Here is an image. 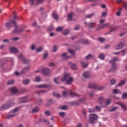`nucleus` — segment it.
Instances as JSON below:
<instances>
[{
    "label": "nucleus",
    "mask_w": 127,
    "mask_h": 127,
    "mask_svg": "<svg viewBox=\"0 0 127 127\" xmlns=\"http://www.w3.org/2000/svg\"><path fill=\"white\" fill-rule=\"evenodd\" d=\"M88 87L91 89H98L99 90H102L104 89L103 87H97V85L94 83H89L88 85Z\"/></svg>",
    "instance_id": "nucleus-5"
},
{
    "label": "nucleus",
    "mask_w": 127,
    "mask_h": 127,
    "mask_svg": "<svg viewBox=\"0 0 127 127\" xmlns=\"http://www.w3.org/2000/svg\"><path fill=\"white\" fill-rule=\"evenodd\" d=\"M98 40L101 42H104L106 41V39L104 38H98Z\"/></svg>",
    "instance_id": "nucleus-49"
},
{
    "label": "nucleus",
    "mask_w": 127,
    "mask_h": 127,
    "mask_svg": "<svg viewBox=\"0 0 127 127\" xmlns=\"http://www.w3.org/2000/svg\"><path fill=\"white\" fill-rule=\"evenodd\" d=\"M124 8L127 10V3L126 2V3H124Z\"/></svg>",
    "instance_id": "nucleus-64"
},
{
    "label": "nucleus",
    "mask_w": 127,
    "mask_h": 127,
    "mask_svg": "<svg viewBox=\"0 0 127 127\" xmlns=\"http://www.w3.org/2000/svg\"><path fill=\"white\" fill-rule=\"evenodd\" d=\"M30 66L25 67L24 68V69L22 70L21 72L22 73H25L28 70H29L30 69Z\"/></svg>",
    "instance_id": "nucleus-28"
},
{
    "label": "nucleus",
    "mask_w": 127,
    "mask_h": 127,
    "mask_svg": "<svg viewBox=\"0 0 127 127\" xmlns=\"http://www.w3.org/2000/svg\"><path fill=\"white\" fill-rule=\"evenodd\" d=\"M72 14H69L68 15V19L69 21H71L72 20Z\"/></svg>",
    "instance_id": "nucleus-52"
},
{
    "label": "nucleus",
    "mask_w": 127,
    "mask_h": 127,
    "mask_svg": "<svg viewBox=\"0 0 127 127\" xmlns=\"http://www.w3.org/2000/svg\"><path fill=\"white\" fill-rule=\"evenodd\" d=\"M53 95H54V96H55L56 97H58L59 98H60V97H61V95L57 93H54Z\"/></svg>",
    "instance_id": "nucleus-46"
},
{
    "label": "nucleus",
    "mask_w": 127,
    "mask_h": 127,
    "mask_svg": "<svg viewBox=\"0 0 127 127\" xmlns=\"http://www.w3.org/2000/svg\"><path fill=\"white\" fill-rule=\"evenodd\" d=\"M78 43L82 44H88L89 42L88 41H87V40H85V39H80V40H78Z\"/></svg>",
    "instance_id": "nucleus-17"
},
{
    "label": "nucleus",
    "mask_w": 127,
    "mask_h": 127,
    "mask_svg": "<svg viewBox=\"0 0 127 127\" xmlns=\"http://www.w3.org/2000/svg\"><path fill=\"white\" fill-rule=\"evenodd\" d=\"M69 33V30L68 29H66L65 30L64 32H63V34L64 35H67Z\"/></svg>",
    "instance_id": "nucleus-42"
},
{
    "label": "nucleus",
    "mask_w": 127,
    "mask_h": 127,
    "mask_svg": "<svg viewBox=\"0 0 127 127\" xmlns=\"http://www.w3.org/2000/svg\"><path fill=\"white\" fill-rule=\"evenodd\" d=\"M103 25H104V28H106V27L109 28V27H110V23H105Z\"/></svg>",
    "instance_id": "nucleus-56"
},
{
    "label": "nucleus",
    "mask_w": 127,
    "mask_h": 127,
    "mask_svg": "<svg viewBox=\"0 0 127 127\" xmlns=\"http://www.w3.org/2000/svg\"><path fill=\"white\" fill-rule=\"evenodd\" d=\"M63 30V28L62 27L60 26L57 28V32H61Z\"/></svg>",
    "instance_id": "nucleus-47"
},
{
    "label": "nucleus",
    "mask_w": 127,
    "mask_h": 127,
    "mask_svg": "<svg viewBox=\"0 0 127 127\" xmlns=\"http://www.w3.org/2000/svg\"><path fill=\"white\" fill-rule=\"evenodd\" d=\"M111 102H112V100L111 99H106L105 101L106 105H109L111 104Z\"/></svg>",
    "instance_id": "nucleus-32"
},
{
    "label": "nucleus",
    "mask_w": 127,
    "mask_h": 127,
    "mask_svg": "<svg viewBox=\"0 0 127 127\" xmlns=\"http://www.w3.org/2000/svg\"><path fill=\"white\" fill-rule=\"evenodd\" d=\"M43 2V0H38L36 4V5H38V4H41V3H42Z\"/></svg>",
    "instance_id": "nucleus-45"
},
{
    "label": "nucleus",
    "mask_w": 127,
    "mask_h": 127,
    "mask_svg": "<svg viewBox=\"0 0 127 127\" xmlns=\"http://www.w3.org/2000/svg\"><path fill=\"white\" fill-rule=\"evenodd\" d=\"M111 84L112 85L115 84L116 80L115 79H112L110 81Z\"/></svg>",
    "instance_id": "nucleus-51"
},
{
    "label": "nucleus",
    "mask_w": 127,
    "mask_h": 127,
    "mask_svg": "<svg viewBox=\"0 0 127 127\" xmlns=\"http://www.w3.org/2000/svg\"><path fill=\"white\" fill-rule=\"evenodd\" d=\"M59 80H60V77L55 78L54 79V81L57 84H59V83L58 82Z\"/></svg>",
    "instance_id": "nucleus-48"
},
{
    "label": "nucleus",
    "mask_w": 127,
    "mask_h": 127,
    "mask_svg": "<svg viewBox=\"0 0 127 127\" xmlns=\"http://www.w3.org/2000/svg\"><path fill=\"white\" fill-rule=\"evenodd\" d=\"M11 22L13 24L15 28V29L13 31V33L23 32L24 31V28H20L18 27L16 22L14 21V20H12Z\"/></svg>",
    "instance_id": "nucleus-4"
},
{
    "label": "nucleus",
    "mask_w": 127,
    "mask_h": 127,
    "mask_svg": "<svg viewBox=\"0 0 127 127\" xmlns=\"http://www.w3.org/2000/svg\"><path fill=\"white\" fill-rule=\"evenodd\" d=\"M126 50H123V51H122L121 52H120L122 53V56H125L126 54Z\"/></svg>",
    "instance_id": "nucleus-61"
},
{
    "label": "nucleus",
    "mask_w": 127,
    "mask_h": 127,
    "mask_svg": "<svg viewBox=\"0 0 127 127\" xmlns=\"http://www.w3.org/2000/svg\"><path fill=\"white\" fill-rule=\"evenodd\" d=\"M45 114L47 116H50V112L49 110H46L45 112Z\"/></svg>",
    "instance_id": "nucleus-55"
},
{
    "label": "nucleus",
    "mask_w": 127,
    "mask_h": 127,
    "mask_svg": "<svg viewBox=\"0 0 127 127\" xmlns=\"http://www.w3.org/2000/svg\"><path fill=\"white\" fill-rule=\"evenodd\" d=\"M126 83V80H122L121 82H120L118 85V86H122L125 84Z\"/></svg>",
    "instance_id": "nucleus-24"
},
{
    "label": "nucleus",
    "mask_w": 127,
    "mask_h": 127,
    "mask_svg": "<svg viewBox=\"0 0 127 127\" xmlns=\"http://www.w3.org/2000/svg\"><path fill=\"white\" fill-rule=\"evenodd\" d=\"M53 18L55 19V20H58V18H59V16H58V15L56 13H53Z\"/></svg>",
    "instance_id": "nucleus-34"
},
{
    "label": "nucleus",
    "mask_w": 127,
    "mask_h": 127,
    "mask_svg": "<svg viewBox=\"0 0 127 127\" xmlns=\"http://www.w3.org/2000/svg\"><path fill=\"white\" fill-rule=\"evenodd\" d=\"M104 28H105L104 24L103 25L99 24L98 25V27L96 28V31L102 30V29H103Z\"/></svg>",
    "instance_id": "nucleus-22"
},
{
    "label": "nucleus",
    "mask_w": 127,
    "mask_h": 127,
    "mask_svg": "<svg viewBox=\"0 0 127 127\" xmlns=\"http://www.w3.org/2000/svg\"><path fill=\"white\" fill-rule=\"evenodd\" d=\"M70 90L64 91L63 92V95L64 97H67L69 95V92Z\"/></svg>",
    "instance_id": "nucleus-26"
},
{
    "label": "nucleus",
    "mask_w": 127,
    "mask_h": 127,
    "mask_svg": "<svg viewBox=\"0 0 127 127\" xmlns=\"http://www.w3.org/2000/svg\"><path fill=\"white\" fill-rule=\"evenodd\" d=\"M93 16H94V13L89 14L86 15V18H91Z\"/></svg>",
    "instance_id": "nucleus-37"
},
{
    "label": "nucleus",
    "mask_w": 127,
    "mask_h": 127,
    "mask_svg": "<svg viewBox=\"0 0 127 127\" xmlns=\"http://www.w3.org/2000/svg\"><path fill=\"white\" fill-rule=\"evenodd\" d=\"M122 97L123 99H126L127 98V93H124Z\"/></svg>",
    "instance_id": "nucleus-50"
},
{
    "label": "nucleus",
    "mask_w": 127,
    "mask_h": 127,
    "mask_svg": "<svg viewBox=\"0 0 127 127\" xmlns=\"http://www.w3.org/2000/svg\"><path fill=\"white\" fill-rule=\"evenodd\" d=\"M94 109L95 110H96L97 111H100L101 110V108L99 106H96L95 108H94Z\"/></svg>",
    "instance_id": "nucleus-38"
},
{
    "label": "nucleus",
    "mask_w": 127,
    "mask_h": 127,
    "mask_svg": "<svg viewBox=\"0 0 127 127\" xmlns=\"http://www.w3.org/2000/svg\"><path fill=\"white\" fill-rule=\"evenodd\" d=\"M67 108V106L66 105L63 106L61 107V109L64 110H66Z\"/></svg>",
    "instance_id": "nucleus-63"
},
{
    "label": "nucleus",
    "mask_w": 127,
    "mask_h": 127,
    "mask_svg": "<svg viewBox=\"0 0 127 127\" xmlns=\"http://www.w3.org/2000/svg\"><path fill=\"white\" fill-rule=\"evenodd\" d=\"M105 22V19H102L100 20V24H102Z\"/></svg>",
    "instance_id": "nucleus-60"
},
{
    "label": "nucleus",
    "mask_w": 127,
    "mask_h": 127,
    "mask_svg": "<svg viewBox=\"0 0 127 127\" xmlns=\"http://www.w3.org/2000/svg\"><path fill=\"white\" fill-rule=\"evenodd\" d=\"M58 46H54V47H53V49H54V50H53V52H56L58 50Z\"/></svg>",
    "instance_id": "nucleus-58"
},
{
    "label": "nucleus",
    "mask_w": 127,
    "mask_h": 127,
    "mask_svg": "<svg viewBox=\"0 0 127 127\" xmlns=\"http://www.w3.org/2000/svg\"><path fill=\"white\" fill-rule=\"evenodd\" d=\"M84 25L85 27H88L90 29H94L96 26V22H90V23H87L86 22H84Z\"/></svg>",
    "instance_id": "nucleus-7"
},
{
    "label": "nucleus",
    "mask_w": 127,
    "mask_h": 127,
    "mask_svg": "<svg viewBox=\"0 0 127 127\" xmlns=\"http://www.w3.org/2000/svg\"><path fill=\"white\" fill-rule=\"evenodd\" d=\"M59 115L61 117H63L65 116V113L64 112H60Z\"/></svg>",
    "instance_id": "nucleus-59"
},
{
    "label": "nucleus",
    "mask_w": 127,
    "mask_h": 127,
    "mask_svg": "<svg viewBox=\"0 0 127 127\" xmlns=\"http://www.w3.org/2000/svg\"><path fill=\"white\" fill-rule=\"evenodd\" d=\"M15 83V81L13 79L9 80L7 81V84L8 85H13Z\"/></svg>",
    "instance_id": "nucleus-25"
},
{
    "label": "nucleus",
    "mask_w": 127,
    "mask_h": 127,
    "mask_svg": "<svg viewBox=\"0 0 127 127\" xmlns=\"http://www.w3.org/2000/svg\"><path fill=\"white\" fill-rule=\"evenodd\" d=\"M41 71L42 73L43 74H44V75H48L51 72L50 69H49L48 68H44L42 69Z\"/></svg>",
    "instance_id": "nucleus-12"
},
{
    "label": "nucleus",
    "mask_w": 127,
    "mask_h": 127,
    "mask_svg": "<svg viewBox=\"0 0 127 127\" xmlns=\"http://www.w3.org/2000/svg\"><path fill=\"white\" fill-rule=\"evenodd\" d=\"M119 59L117 57H115L113 59V60H110L109 62L110 63H111V64H116L115 62L117 61Z\"/></svg>",
    "instance_id": "nucleus-21"
},
{
    "label": "nucleus",
    "mask_w": 127,
    "mask_h": 127,
    "mask_svg": "<svg viewBox=\"0 0 127 127\" xmlns=\"http://www.w3.org/2000/svg\"><path fill=\"white\" fill-rule=\"evenodd\" d=\"M111 69L108 70V72H111L112 71H116L117 69L116 64H112Z\"/></svg>",
    "instance_id": "nucleus-16"
},
{
    "label": "nucleus",
    "mask_w": 127,
    "mask_h": 127,
    "mask_svg": "<svg viewBox=\"0 0 127 127\" xmlns=\"http://www.w3.org/2000/svg\"><path fill=\"white\" fill-rule=\"evenodd\" d=\"M62 57L64 59L66 60L68 59V58H70L69 57H68L67 56L66 53H64L62 55Z\"/></svg>",
    "instance_id": "nucleus-31"
},
{
    "label": "nucleus",
    "mask_w": 127,
    "mask_h": 127,
    "mask_svg": "<svg viewBox=\"0 0 127 127\" xmlns=\"http://www.w3.org/2000/svg\"><path fill=\"white\" fill-rule=\"evenodd\" d=\"M14 99L7 101L6 104L1 106L0 107V110L3 111L14 106L15 105V103L14 102Z\"/></svg>",
    "instance_id": "nucleus-1"
},
{
    "label": "nucleus",
    "mask_w": 127,
    "mask_h": 127,
    "mask_svg": "<svg viewBox=\"0 0 127 127\" xmlns=\"http://www.w3.org/2000/svg\"><path fill=\"white\" fill-rule=\"evenodd\" d=\"M125 45V43H123V42H121L117 46H115V49L117 50L122 49Z\"/></svg>",
    "instance_id": "nucleus-10"
},
{
    "label": "nucleus",
    "mask_w": 127,
    "mask_h": 127,
    "mask_svg": "<svg viewBox=\"0 0 127 127\" xmlns=\"http://www.w3.org/2000/svg\"><path fill=\"white\" fill-rule=\"evenodd\" d=\"M119 105H120L123 109H125L124 111H126V105H125V104H123L121 103V104H119Z\"/></svg>",
    "instance_id": "nucleus-53"
},
{
    "label": "nucleus",
    "mask_w": 127,
    "mask_h": 127,
    "mask_svg": "<svg viewBox=\"0 0 127 127\" xmlns=\"http://www.w3.org/2000/svg\"><path fill=\"white\" fill-rule=\"evenodd\" d=\"M23 83L24 85H28L30 83V80L29 79L24 80Z\"/></svg>",
    "instance_id": "nucleus-33"
},
{
    "label": "nucleus",
    "mask_w": 127,
    "mask_h": 127,
    "mask_svg": "<svg viewBox=\"0 0 127 127\" xmlns=\"http://www.w3.org/2000/svg\"><path fill=\"white\" fill-rule=\"evenodd\" d=\"M43 103L42 100L40 98H38L37 100V104L38 105H41Z\"/></svg>",
    "instance_id": "nucleus-36"
},
{
    "label": "nucleus",
    "mask_w": 127,
    "mask_h": 127,
    "mask_svg": "<svg viewBox=\"0 0 127 127\" xmlns=\"http://www.w3.org/2000/svg\"><path fill=\"white\" fill-rule=\"evenodd\" d=\"M68 52H69V54L73 55V56H75V52L73 50L69 49L68 50Z\"/></svg>",
    "instance_id": "nucleus-40"
},
{
    "label": "nucleus",
    "mask_w": 127,
    "mask_h": 127,
    "mask_svg": "<svg viewBox=\"0 0 127 127\" xmlns=\"http://www.w3.org/2000/svg\"><path fill=\"white\" fill-rule=\"evenodd\" d=\"M118 26L111 27L110 32L116 31L118 29Z\"/></svg>",
    "instance_id": "nucleus-35"
},
{
    "label": "nucleus",
    "mask_w": 127,
    "mask_h": 127,
    "mask_svg": "<svg viewBox=\"0 0 127 127\" xmlns=\"http://www.w3.org/2000/svg\"><path fill=\"white\" fill-rule=\"evenodd\" d=\"M43 122L45 123H47L48 125H50V122L48 121V120H47V119H44L43 120Z\"/></svg>",
    "instance_id": "nucleus-62"
},
{
    "label": "nucleus",
    "mask_w": 127,
    "mask_h": 127,
    "mask_svg": "<svg viewBox=\"0 0 127 127\" xmlns=\"http://www.w3.org/2000/svg\"><path fill=\"white\" fill-rule=\"evenodd\" d=\"M40 110V108L39 107H35L34 108L32 109V111H31V113L32 114H35L38 113Z\"/></svg>",
    "instance_id": "nucleus-13"
},
{
    "label": "nucleus",
    "mask_w": 127,
    "mask_h": 127,
    "mask_svg": "<svg viewBox=\"0 0 127 127\" xmlns=\"http://www.w3.org/2000/svg\"><path fill=\"white\" fill-rule=\"evenodd\" d=\"M80 63H81V66L83 68L86 67L88 65V63H85V62L83 61H81L80 62Z\"/></svg>",
    "instance_id": "nucleus-20"
},
{
    "label": "nucleus",
    "mask_w": 127,
    "mask_h": 127,
    "mask_svg": "<svg viewBox=\"0 0 127 127\" xmlns=\"http://www.w3.org/2000/svg\"><path fill=\"white\" fill-rule=\"evenodd\" d=\"M94 58V56L92 55H89L87 56V57L85 58L86 60L88 61L90 59H93Z\"/></svg>",
    "instance_id": "nucleus-23"
},
{
    "label": "nucleus",
    "mask_w": 127,
    "mask_h": 127,
    "mask_svg": "<svg viewBox=\"0 0 127 127\" xmlns=\"http://www.w3.org/2000/svg\"><path fill=\"white\" fill-rule=\"evenodd\" d=\"M10 90L12 94H17L18 92V90L15 87L10 88Z\"/></svg>",
    "instance_id": "nucleus-14"
},
{
    "label": "nucleus",
    "mask_w": 127,
    "mask_h": 127,
    "mask_svg": "<svg viewBox=\"0 0 127 127\" xmlns=\"http://www.w3.org/2000/svg\"><path fill=\"white\" fill-rule=\"evenodd\" d=\"M118 108V107H114L113 108L110 110V111L111 112H114V111H116Z\"/></svg>",
    "instance_id": "nucleus-39"
},
{
    "label": "nucleus",
    "mask_w": 127,
    "mask_h": 127,
    "mask_svg": "<svg viewBox=\"0 0 127 127\" xmlns=\"http://www.w3.org/2000/svg\"><path fill=\"white\" fill-rule=\"evenodd\" d=\"M83 77L86 79H91L92 78V75L90 72L85 71L82 74Z\"/></svg>",
    "instance_id": "nucleus-8"
},
{
    "label": "nucleus",
    "mask_w": 127,
    "mask_h": 127,
    "mask_svg": "<svg viewBox=\"0 0 127 127\" xmlns=\"http://www.w3.org/2000/svg\"><path fill=\"white\" fill-rule=\"evenodd\" d=\"M18 59L21 61L24 64H27L30 62L29 60H26L22 54L19 55Z\"/></svg>",
    "instance_id": "nucleus-9"
},
{
    "label": "nucleus",
    "mask_w": 127,
    "mask_h": 127,
    "mask_svg": "<svg viewBox=\"0 0 127 127\" xmlns=\"http://www.w3.org/2000/svg\"><path fill=\"white\" fill-rule=\"evenodd\" d=\"M35 81V82H40V81H41V77L40 76L36 77Z\"/></svg>",
    "instance_id": "nucleus-41"
},
{
    "label": "nucleus",
    "mask_w": 127,
    "mask_h": 127,
    "mask_svg": "<svg viewBox=\"0 0 127 127\" xmlns=\"http://www.w3.org/2000/svg\"><path fill=\"white\" fill-rule=\"evenodd\" d=\"M43 50V48L40 47H39L37 50H36V52H40L42 51Z\"/></svg>",
    "instance_id": "nucleus-57"
},
{
    "label": "nucleus",
    "mask_w": 127,
    "mask_h": 127,
    "mask_svg": "<svg viewBox=\"0 0 127 127\" xmlns=\"http://www.w3.org/2000/svg\"><path fill=\"white\" fill-rule=\"evenodd\" d=\"M105 101V98L104 97H100L98 99V102L99 104L102 105L104 103Z\"/></svg>",
    "instance_id": "nucleus-18"
},
{
    "label": "nucleus",
    "mask_w": 127,
    "mask_h": 127,
    "mask_svg": "<svg viewBox=\"0 0 127 127\" xmlns=\"http://www.w3.org/2000/svg\"><path fill=\"white\" fill-rule=\"evenodd\" d=\"M5 27L7 30H9L11 28V25L10 23L7 22L5 23Z\"/></svg>",
    "instance_id": "nucleus-27"
},
{
    "label": "nucleus",
    "mask_w": 127,
    "mask_h": 127,
    "mask_svg": "<svg viewBox=\"0 0 127 127\" xmlns=\"http://www.w3.org/2000/svg\"><path fill=\"white\" fill-rule=\"evenodd\" d=\"M27 97H22L21 98V101L20 102V103H26V102H27Z\"/></svg>",
    "instance_id": "nucleus-29"
},
{
    "label": "nucleus",
    "mask_w": 127,
    "mask_h": 127,
    "mask_svg": "<svg viewBox=\"0 0 127 127\" xmlns=\"http://www.w3.org/2000/svg\"><path fill=\"white\" fill-rule=\"evenodd\" d=\"M19 111V109L18 108H15L12 111L10 112V114L7 115L6 119H10L12 118L17 116L16 113Z\"/></svg>",
    "instance_id": "nucleus-3"
},
{
    "label": "nucleus",
    "mask_w": 127,
    "mask_h": 127,
    "mask_svg": "<svg viewBox=\"0 0 127 127\" xmlns=\"http://www.w3.org/2000/svg\"><path fill=\"white\" fill-rule=\"evenodd\" d=\"M98 116L96 114H91L89 115V122L92 124H95V121L97 120Z\"/></svg>",
    "instance_id": "nucleus-6"
},
{
    "label": "nucleus",
    "mask_w": 127,
    "mask_h": 127,
    "mask_svg": "<svg viewBox=\"0 0 127 127\" xmlns=\"http://www.w3.org/2000/svg\"><path fill=\"white\" fill-rule=\"evenodd\" d=\"M9 50L10 52H12L14 53H17L18 52V50L16 48H14V47L9 48Z\"/></svg>",
    "instance_id": "nucleus-19"
},
{
    "label": "nucleus",
    "mask_w": 127,
    "mask_h": 127,
    "mask_svg": "<svg viewBox=\"0 0 127 127\" xmlns=\"http://www.w3.org/2000/svg\"><path fill=\"white\" fill-rule=\"evenodd\" d=\"M50 87V86L49 85L45 84L37 85V88L49 89Z\"/></svg>",
    "instance_id": "nucleus-11"
},
{
    "label": "nucleus",
    "mask_w": 127,
    "mask_h": 127,
    "mask_svg": "<svg viewBox=\"0 0 127 127\" xmlns=\"http://www.w3.org/2000/svg\"><path fill=\"white\" fill-rule=\"evenodd\" d=\"M46 90H40V91H38L37 94L38 95H40L42 93H46Z\"/></svg>",
    "instance_id": "nucleus-43"
},
{
    "label": "nucleus",
    "mask_w": 127,
    "mask_h": 127,
    "mask_svg": "<svg viewBox=\"0 0 127 127\" xmlns=\"http://www.w3.org/2000/svg\"><path fill=\"white\" fill-rule=\"evenodd\" d=\"M68 64H71V68L73 69H76V65L75 64H72L71 62H68Z\"/></svg>",
    "instance_id": "nucleus-30"
},
{
    "label": "nucleus",
    "mask_w": 127,
    "mask_h": 127,
    "mask_svg": "<svg viewBox=\"0 0 127 127\" xmlns=\"http://www.w3.org/2000/svg\"><path fill=\"white\" fill-rule=\"evenodd\" d=\"M62 82H65L66 81V84L67 85H70L73 83V78L70 77V73H65L64 77L61 79Z\"/></svg>",
    "instance_id": "nucleus-2"
},
{
    "label": "nucleus",
    "mask_w": 127,
    "mask_h": 127,
    "mask_svg": "<svg viewBox=\"0 0 127 127\" xmlns=\"http://www.w3.org/2000/svg\"><path fill=\"white\" fill-rule=\"evenodd\" d=\"M99 58L101 59V60H103L105 58V56L103 54H100L99 56Z\"/></svg>",
    "instance_id": "nucleus-44"
},
{
    "label": "nucleus",
    "mask_w": 127,
    "mask_h": 127,
    "mask_svg": "<svg viewBox=\"0 0 127 127\" xmlns=\"http://www.w3.org/2000/svg\"><path fill=\"white\" fill-rule=\"evenodd\" d=\"M69 96H70V97H79V95L78 94L72 92L71 90H69Z\"/></svg>",
    "instance_id": "nucleus-15"
},
{
    "label": "nucleus",
    "mask_w": 127,
    "mask_h": 127,
    "mask_svg": "<svg viewBox=\"0 0 127 127\" xmlns=\"http://www.w3.org/2000/svg\"><path fill=\"white\" fill-rule=\"evenodd\" d=\"M53 30H54V27L53 26H50L48 28V30L49 31H52Z\"/></svg>",
    "instance_id": "nucleus-54"
}]
</instances>
